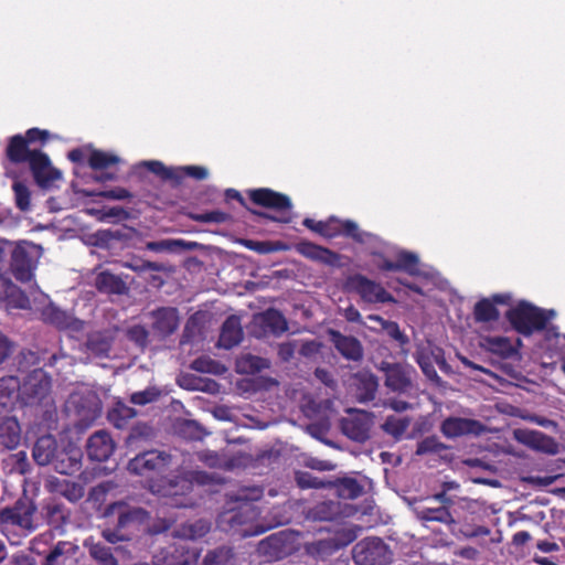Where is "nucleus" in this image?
Instances as JSON below:
<instances>
[{
  "mask_svg": "<svg viewBox=\"0 0 565 565\" xmlns=\"http://www.w3.org/2000/svg\"><path fill=\"white\" fill-rule=\"evenodd\" d=\"M124 266L127 268H130L137 273H143V271H148V270H151V271L163 270V266L161 264L156 263V262H150V260H143V259H139L137 262H130V263L126 262L124 264Z\"/></svg>",
  "mask_w": 565,
  "mask_h": 565,
  "instance_id": "69168bd1",
  "label": "nucleus"
},
{
  "mask_svg": "<svg viewBox=\"0 0 565 565\" xmlns=\"http://www.w3.org/2000/svg\"><path fill=\"white\" fill-rule=\"evenodd\" d=\"M287 330L288 322L285 316L275 308H269L254 317L252 332L258 339L268 334L279 337Z\"/></svg>",
  "mask_w": 565,
  "mask_h": 565,
  "instance_id": "f8f14e48",
  "label": "nucleus"
},
{
  "mask_svg": "<svg viewBox=\"0 0 565 565\" xmlns=\"http://www.w3.org/2000/svg\"><path fill=\"white\" fill-rule=\"evenodd\" d=\"M370 321L376 322L381 330H384L387 335L396 341L404 343L406 341L405 334L401 331L399 326L395 321L385 320L379 315H369Z\"/></svg>",
  "mask_w": 565,
  "mask_h": 565,
  "instance_id": "8fccbe9b",
  "label": "nucleus"
},
{
  "mask_svg": "<svg viewBox=\"0 0 565 565\" xmlns=\"http://www.w3.org/2000/svg\"><path fill=\"white\" fill-rule=\"evenodd\" d=\"M354 539L355 536L351 532H345L333 537L308 542L303 545V550L315 561L324 562L338 551L348 546Z\"/></svg>",
  "mask_w": 565,
  "mask_h": 565,
  "instance_id": "9d476101",
  "label": "nucleus"
},
{
  "mask_svg": "<svg viewBox=\"0 0 565 565\" xmlns=\"http://www.w3.org/2000/svg\"><path fill=\"white\" fill-rule=\"evenodd\" d=\"M160 396V391L157 387H147L143 391L135 392L130 395V402L135 405H147L156 402Z\"/></svg>",
  "mask_w": 565,
  "mask_h": 565,
  "instance_id": "052dcab7",
  "label": "nucleus"
},
{
  "mask_svg": "<svg viewBox=\"0 0 565 565\" xmlns=\"http://www.w3.org/2000/svg\"><path fill=\"white\" fill-rule=\"evenodd\" d=\"M263 497L262 488H252L242 490L238 500L243 501V503L238 507L236 511L231 516L232 525H243L247 524L256 520L260 511L253 504V501H257Z\"/></svg>",
  "mask_w": 565,
  "mask_h": 565,
  "instance_id": "dca6fc26",
  "label": "nucleus"
},
{
  "mask_svg": "<svg viewBox=\"0 0 565 565\" xmlns=\"http://www.w3.org/2000/svg\"><path fill=\"white\" fill-rule=\"evenodd\" d=\"M39 149H31L28 145V140H24L21 134L11 136L8 139L6 147V158L12 164H21L29 162L32 156L36 153Z\"/></svg>",
  "mask_w": 565,
  "mask_h": 565,
  "instance_id": "cd10ccee",
  "label": "nucleus"
},
{
  "mask_svg": "<svg viewBox=\"0 0 565 565\" xmlns=\"http://www.w3.org/2000/svg\"><path fill=\"white\" fill-rule=\"evenodd\" d=\"M60 445L54 436L44 435L36 439L32 457L39 466H49L53 461Z\"/></svg>",
  "mask_w": 565,
  "mask_h": 565,
  "instance_id": "7c9ffc66",
  "label": "nucleus"
},
{
  "mask_svg": "<svg viewBox=\"0 0 565 565\" xmlns=\"http://www.w3.org/2000/svg\"><path fill=\"white\" fill-rule=\"evenodd\" d=\"M145 166L161 180L173 181L175 184H180V177L177 174L175 168L167 167L161 161L157 160L147 161Z\"/></svg>",
  "mask_w": 565,
  "mask_h": 565,
  "instance_id": "864d4df0",
  "label": "nucleus"
},
{
  "mask_svg": "<svg viewBox=\"0 0 565 565\" xmlns=\"http://www.w3.org/2000/svg\"><path fill=\"white\" fill-rule=\"evenodd\" d=\"M244 337L241 319L236 316H230L223 322L217 345L230 350L238 345Z\"/></svg>",
  "mask_w": 565,
  "mask_h": 565,
  "instance_id": "c85d7f7f",
  "label": "nucleus"
},
{
  "mask_svg": "<svg viewBox=\"0 0 565 565\" xmlns=\"http://www.w3.org/2000/svg\"><path fill=\"white\" fill-rule=\"evenodd\" d=\"M94 286L100 294L105 295L120 296L128 292V287L125 280L109 270H102L97 273Z\"/></svg>",
  "mask_w": 565,
  "mask_h": 565,
  "instance_id": "c756f323",
  "label": "nucleus"
},
{
  "mask_svg": "<svg viewBox=\"0 0 565 565\" xmlns=\"http://www.w3.org/2000/svg\"><path fill=\"white\" fill-rule=\"evenodd\" d=\"M54 489L73 503L79 501L85 494L84 487L81 483L70 480H56Z\"/></svg>",
  "mask_w": 565,
  "mask_h": 565,
  "instance_id": "c03bdc74",
  "label": "nucleus"
},
{
  "mask_svg": "<svg viewBox=\"0 0 565 565\" xmlns=\"http://www.w3.org/2000/svg\"><path fill=\"white\" fill-rule=\"evenodd\" d=\"M340 515V504L334 501H322L310 508L307 519L311 521H333Z\"/></svg>",
  "mask_w": 565,
  "mask_h": 565,
  "instance_id": "72a5a7b5",
  "label": "nucleus"
},
{
  "mask_svg": "<svg viewBox=\"0 0 565 565\" xmlns=\"http://www.w3.org/2000/svg\"><path fill=\"white\" fill-rule=\"evenodd\" d=\"M116 448L109 433L106 430L95 431L87 440L86 452L90 460L104 462L110 458Z\"/></svg>",
  "mask_w": 565,
  "mask_h": 565,
  "instance_id": "412c9836",
  "label": "nucleus"
},
{
  "mask_svg": "<svg viewBox=\"0 0 565 565\" xmlns=\"http://www.w3.org/2000/svg\"><path fill=\"white\" fill-rule=\"evenodd\" d=\"M21 441V427L14 417H8L0 423V446L15 449Z\"/></svg>",
  "mask_w": 565,
  "mask_h": 565,
  "instance_id": "2f4dec72",
  "label": "nucleus"
},
{
  "mask_svg": "<svg viewBox=\"0 0 565 565\" xmlns=\"http://www.w3.org/2000/svg\"><path fill=\"white\" fill-rule=\"evenodd\" d=\"M225 199H226V201H231V200L237 201L241 206H243L244 209H246L247 211H249L254 215H257L258 217H262V218H265V220H268V221H271V222H277V223H289L291 221L290 216H282V215L276 216V215H273V214L267 213V212L256 211V210L249 209L247 206V203H246L245 199L235 189H227L225 191Z\"/></svg>",
  "mask_w": 565,
  "mask_h": 565,
  "instance_id": "a19ab883",
  "label": "nucleus"
},
{
  "mask_svg": "<svg viewBox=\"0 0 565 565\" xmlns=\"http://www.w3.org/2000/svg\"><path fill=\"white\" fill-rule=\"evenodd\" d=\"M409 425L411 418L408 416L397 417L395 415H390L381 427L384 433L394 437L396 440H399L406 433Z\"/></svg>",
  "mask_w": 565,
  "mask_h": 565,
  "instance_id": "ea45409f",
  "label": "nucleus"
},
{
  "mask_svg": "<svg viewBox=\"0 0 565 565\" xmlns=\"http://www.w3.org/2000/svg\"><path fill=\"white\" fill-rule=\"evenodd\" d=\"M234 553L231 547L220 546L210 551L205 558V565H233Z\"/></svg>",
  "mask_w": 565,
  "mask_h": 565,
  "instance_id": "3c124183",
  "label": "nucleus"
},
{
  "mask_svg": "<svg viewBox=\"0 0 565 565\" xmlns=\"http://www.w3.org/2000/svg\"><path fill=\"white\" fill-rule=\"evenodd\" d=\"M486 348L489 352L502 359H510L518 353V349L513 345L511 340L505 337L487 338Z\"/></svg>",
  "mask_w": 565,
  "mask_h": 565,
  "instance_id": "e433bc0d",
  "label": "nucleus"
},
{
  "mask_svg": "<svg viewBox=\"0 0 565 565\" xmlns=\"http://www.w3.org/2000/svg\"><path fill=\"white\" fill-rule=\"evenodd\" d=\"M17 207L22 211H29L31 206V192L21 181H14L12 184Z\"/></svg>",
  "mask_w": 565,
  "mask_h": 565,
  "instance_id": "4d7b16f0",
  "label": "nucleus"
},
{
  "mask_svg": "<svg viewBox=\"0 0 565 565\" xmlns=\"http://www.w3.org/2000/svg\"><path fill=\"white\" fill-rule=\"evenodd\" d=\"M195 559L196 555L184 546H170L162 552L157 565H191Z\"/></svg>",
  "mask_w": 565,
  "mask_h": 565,
  "instance_id": "473e14b6",
  "label": "nucleus"
},
{
  "mask_svg": "<svg viewBox=\"0 0 565 565\" xmlns=\"http://www.w3.org/2000/svg\"><path fill=\"white\" fill-rule=\"evenodd\" d=\"M35 249L36 245L25 243L18 244L11 250L10 269L18 281L25 284L33 279L38 264Z\"/></svg>",
  "mask_w": 565,
  "mask_h": 565,
  "instance_id": "6e6552de",
  "label": "nucleus"
},
{
  "mask_svg": "<svg viewBox=\"0 0 565 565\" xmlns=\"http://www.w3.org/2000/svg\"><path fill=\"white\" fill-rule=\"evenodd\" d=\"M299 345L298 340H289L286 342H281L278 345V356L282 362H289L294 356L295 352L297 351Z\"/></svg>",
  "mask_w": 565,
  "mask_h": 565,
  "instance_id": "774afa93",
  "label": "nucleus"
},
{
  "mask_svg": "<svg viewBox=\"0 0 565 565\" xmlns=\"http://www.w3.org/2000/svg\"><path fill=\"white\" fill-rule=\"evenodd\" d=\"M104 527L102 536L106 542L116 544L132 540L150 520L146 509L119 500L107 504L102 514Z\"/></svg>",
  "mask_w": 565,
  "mask_h": 565,
  "instance_id": "f257e3e1",
  "label": "nucleus"
},
{
  "mask_svg": "<svg viewBox=\"0 0 565 565\" xmlns=\"http://www.w3.org/2000/svg\"><path fill=\"white\" fill-rule=\"evenodd\" d=\"M87 162L93 170L100 171L111 166L118 164L120 162V158L116 154L99 149H93Z\"/></svg>",
  "mask_w": 565,
  "mask_h": 565,
  "instance_id": "a18cd8bd",
  "label": "nucleus"
},
{
  "mask_svg": "<svg viewBox=\"0 0 565 565\" xmlns=\"http://www.w3.org/2000/svg\"><path fill=\"white\" fill-rule=\"evenodd\" d=\"M554 317V310H545L524 300L505 312V319L512 329L523 337H531L533 333L543 330L554 332L555 327L547 328L548 322Z\"/></svg>",
  "mask_w": 565,
  "mask_h": 565,
  "instance_id": "f03ea898",
  "label": "nucleus"
},
{
  "mask_svg": "<svg viewBox=\"0 0 565 565\" xmlns=\"http://www.w3.org/2000/svg\"><path fill=\"white\" fill-rule=\"evenodd\" d=\"M515 438L530 448L545 454L555 455L558 451L555 439L539 430H516Z\"/></svg>",
  "mask_w": 565,
  "mask_h": 565,
  "instance_id": "393cba45",
  "label": "nucleus"
},
{
  "mask_svg": "<svg viewBox=\"0 0 565 565\" xmlns=\"http://www.w3.org/2000/svg\"><path fill=\"white\" fill-rule=\"evenodd\" d=\"M152 329L162 338L174 333L179 328L180 317L177 308L163 307L153 312Z\"/></svg>",
  "mask_w": 565,
  "mask_h": 565,
  "instance_id": "bb28decb",
  "label": "nucleus"
},
{
  "mask_svg": "<svg viewBox=\"0 0 565 565\" xmlns=\"http://www.w3.org/2000/svg\"><path fill=\"white\" fill-rule=\"evenodd\" d=\"M269 366V362L260 356L246 354L236 362L237 372L241 374H256Z\"/></svg>",
  "mask_w": 565,
  "mask_h": 565,
  "instance_id": "58836bf2",
  "label": "nucleus"
},
{
  "mask_svg": "<svg viewBox=\"0 0 565 565\" xmlns=\"http://www.w3.org/2000/svg\"><path fill=\"white\" fill-rule=\"evenodd\" d=\"M220 366L221 364L217 361L209 356H199L191 364L192 370L196 372L214 374L220 373Z\"/></svg>",
  "mask_w": 565,
  "mask_h": 565,
  "instance_id": "e2e57ef3",
  "label": "nucleus"
},
{
  "mask_svg": "<svg viewBox=\"0 0 565 565\" xmlns=\"http://www.w3.org/2000/svg\"><path fill=\"white\" fill-rule=\"evenodd\" d=\"M385 373V385L393 392L411 395L415 390L414 379L416 370L411 365L399 363L385 364L383 367Z\"/></svg>",
  "mask_w": 565,
  "mask_h": 565,
  "instance_id": "9b49d317",
  "label": "nucleus"
},
{
  "mask_svg": "<svg viewBox=\"0 0 565 565\" xmlns=\"http://www.w3.org/2000/svg\"><path fill=\"white\" fill-rule=\"evenodd\" d=\"M36 505L28 498L18 499L12 505L0 510V527L8 534L17 531L19 535L28 536L33 533L38 525L34 522Z\"/></svg>",
  "mask_w": 565,
  "mask_h": 565,
  "instance_id": "7ed1b4c3",
  "label": "nucleus"
},
{
  "mask_svg": "<svg viewBox=\"0 0 565 565\" xmlns=\"http://www.w3.org/2000/svg\"><path fill=\"white\" fill-rule=\"evenodd\" d=\"M416 518L423 522H439L448 525L454 531L455 525L461 520L457 514V510H449L446 505H425L415 510Z\"/></svg>",
  "mask_w": 565,
  "mask_h": 565,
  "instance_id": "4be33fe9",
  "label": "nucleus"
},
{
  "mask_svg": "<svg viewBox=\"0 0 565 565\" xmlns=\"http://www.w3.org/2000/svg\"><path fill=\"white\" fill-rule=\"evenodd\" d=\"M177 246H181L184 249L192 250L195 246V242H184L182 239H163L156 242H148L146 244V248L151 252L160 253V252H173Z\"/></svg>",
  "mask_w": 565,
  "mask_h": 565,
  "instance_id": "09e8293b",
  "label": "nucleus"
},
{
  "mask_svg": "<svg viewBox=\"0 0 565 565\" xmlns=\"http://www.w3.org/2000/svg\"><path fill=\"white\" fill-rule=\"evenodd\" d=\"M83 452L73 444L60 446L51 466L53 469L66 476H72L82 468Z\"/></svg>",
  "mask_w": 565,
  "mask_h": 565,
  "instance_id": "f3484780",
  "label": "nucleus"
},
{
  "mask_svg": "<svg viewBox=\"0 0 565 565\" xmlns=\"http://www.w3.org/2000/svg\"><path fill=\"white\" fill-rule=\"evenodd\" d=\"M286 537L285 532L274 533L259 542V551L277 556L284 548Z\"/></svg>",
  "mask_w": 565,
  "mask_h": 565,
  "instance_id": "603ef678",
  "label": "nucleus"
},
{
  "mask_svg": "<svg viewBox=\"0 0 565 565\" xmlns=\"http://www.w3.org/2000/svg\"><path fill=\"white\" fill-rule=\"evenodd\" d=\"M172 456L157 449L138 454L129 460L128 470L135 475L148 478V486L170 470Z\"/></svg>",
  "mask_w": 565,
  "mask_h": 565,
  "instance_id": "20e7f679",
  "label": "nucleus"
},
{
  "mask_svg": "<svg viewBox=\"0 0 565 565\" xmlns=\"http://www.w3.org/2000/svg\"><path fill=\"white\" fill-rule=\"evenodd\" d=\"M42 318L45 322L51 323L58 329H67L72 326L71 316L52 303L43 308Z\"/></svg>",
  "mask_w": 565,
  "mask_h": 565,
  "instance_id": "4c0bfd02",
  "label": "nucleus"
},
{
  "mask_svg": "<svg viewBox=\"0 0 565 565\" xmlns=\"http://www.w3.org/2000/svg\"><path fill=\"white\" fill-rule=\"evenodd\" d=\"M211 523L205 520H196L191 523L183 524L179 530V535L186 540H198L210 532Z\"/></svg>",
  "mask_w": 565,
  "mask_h": 565,
  "instance_id": "de8ad7c7",
  "label": "nucleus"
},
{
  "mask_svg": "<svg viewBox=\"0 0 565 565\" xmlns=\"http://www.w3.org/2000/svg\"><path fill=\"white\" fill-rule=\"evenodd\" d=\"M114 343V333L110 330L94 331L87 334L85 352L98 359L109 356Z\"/></svg>",
  "mask_w": 565,
  "mask_h": 565,
  "instance_id": "a878e982",
  "label": "nucleus"
},
{
  "mask_svg": "<svg viewBox=\"0 0 565 565\" xmlns=\"http://www.w3.org/2000/svg\"><path fill=\"white\" fill-rule=\"evenodd\" d=\"M352 558L356 565H388L393 552L382 539L369 536L353 546Z\"/></svg>",
  "mask_w": 565,
  "mask_h": 565,
  "instance_id": "39448f33",
  "label": "nucleus"
},
{
  "mask_svg": "<svg viewBox=\"0 0 565 565\" xmlns=\"http://www.w3.org/2000/svg\"><path fill=\"white\" fill-rule=\"evenodd\" d=\"M190 218L195 222L201 223H226L231 220V215L228 213L222 212L220 210H214L205 213H190Z\"/></svg>",
  "mask_w": 565,
  "mask_h": 565,
  "instance_id": "13d9d810",
  "label": "nucleus"
},
{
  "mask_svg": "<svg viewBox=\"0 0 565 565\" xmlns=\"http://www.w3.org/2000/svg\"><path fill=\"white\" fill-rule=\"evenodd\" d=\"M193 490V482L186 476H167L152 480L149 484V491L163 498L184 497Z\"/></svg>",
  "mask_w": 565,
  "mask_h": 565,
  "instance_id": "ddd939ff",
  "label": "nucleus"
},
{
  "mask_svg": "<svg viewBox=\"0 0 565 565\" xmlns=\"http://www.w3.org/2000/svg\"><path fill=\"white\" fill-rule=\"evenodd\" d=\"M449 447L441 443L437 436H428L417 444L416 455L439 454Z\"/></svg>",
  "mask_w": 565,
  "mask_h": 565,
  "instance_id": "6e6d98bb",
  "label": "nucleus"
},
{
  "mask_svg": "<svg viewBox=\"0 0 565 565\" xmlns=\"http://www.w3.org/2000/svg\"><path fill=\"white\" fill-rule=\"evenodd\" d=\"M373 255L381 258L376 265L380 271H404L411 276H417L420 273L419 258L415 253L399 250L395 260H390L379 252H374Z\"/></svg>",
  "mask_w": 565,
  "mask_h": 565,
  "instance_id": "2eb2a0df",
  "label": "nucleus"
},
{
  "mask_svg": "<svg viewBox=\"0 0 565 565\" xmlns=\"http://www.w3.org/2000/svg\"><path fill=\"white\" fill-rule=\"evenodd\" d=\"M84 546L88 550L90 557L100 565H118L117 558L114 556L113 548L102 542L87 540Z\"/></svg>",
  "mask_w": 565,
  "mask_h": 565,
  "instance_id": "f704fd0d",
  "label": "nucleus"
},
{
  "mask_svg": "<svg viewBox=\"0 0 565 565\" xmlns=\"http://www.w3.org/2000/svg\"><path fill=\"white\" fill-rule=\"evenodd\" d=\"M128 338L139 347H146L148 342L149 332L143 326L136 324L129 328Z\"/></svg>",
  "mask_w": 565,
  "mask_h": 565,
  "instance_id": "338daca9",
  "label": "nucleus"
},
{
  "mask_svg": "<svg viewBox=\"0 0 565 565\" xmlns=\"http://www.w3.org/2000/svg\"><path fill=\"white\" fill-rule=\"evenodd\" d=\"M295 250L301 256L329 266H339L340 255L327 247L309 241H301L295 245Z\"/></svg>",
  "mask_w": 565,
  "mask_h": 565,
  "instance_id": "5701e85b",
  "label": "nucleus"
},
{
  "mask_svg": "<svg viewBox=\"0 0 565 565\" xmlns=\"http://www.w3.org/2000/svg\"><path fill=\"white\" fill-rule=\"evenodd\" d=\"M28 163L40 188L47 189L62 178L61 171L52 166L49 156L41 150L34 153Z\"/></svg>",
  "mask_w": 565,
  "mask_h": 565,
  "instance_id": "4468645a",
  "label": "nucleus"
},
{
  "mask_svg": "<svg viewBox=\"0 0 565 565\" xmlns=\"http://www.w3.org/2000/svg\"><path fill=\"white\" fill-rule=\"evenodd\" d=\"M177 174L180 177V182L184 178H192L195 180H205L209 175L207 169L201 166H184L175 168Z\"/></svg>",
  "mask_w": 565,
  "mask_h": 565,
  "instance_id": "680f3d73",
  "label": "nucleus"
},
{
  "mask_svg": "<svg viewBox=\"0 0 565 565\" xmlns=\"http://www.w3.org/2000/svg\"><path fill=\"white\" fill-rule=\"evenodd\" d=\"M373 418L374 416L369 412L350 408L348 416L340 420L341 431L355 443H365L370 438Z\"/></svg>",
  "mask_w": 565,
  "mask_h": 565,
  "instance_id": "1a4fd4ad",
  "label": "nucleus"
},
{
  "mask_svg": "<svg viewBox=\"0 0 565 565\" xmlns=\"http://www.w3.org/2000/svg\"><path fill=\"white\" fill-rule=\"evenodd\" d=\"M473 317L477 322L484 323L497 321L500 317V312L490 299L483 298L475 305Z\"/></svg>",
  "mask_w": 565,
  "mask_h": 565,
  "instance_id": "37998d69",
  "label": "nucleus"
},
{
  "mask_svg": "<svg viewBox=\"0 0 565 565\" xmlns=\"http://www.w3.org/2000/svg\"><path fill=\"white\" fill-rule=\"evenodd\" d=\"M42 514L45 518L46 522L54 526L58 527L66 522L67 513L64 504L50 501L42 507Z\"/></svg>",
  "mask_w": 565,
  "mask_h": 565,
  "instance_id": "79ce46f5",
  "label": "nucleus"
},
{
  "mask_svg": "<svg viewBox=\"0 0 565 565\" xmlns=\"http://www.w3.org/2000/svg\"><path fill=\"white\" fill-rule=\"evenodd\" d=\"M296 481L299 488L301 489H318L323 487V482L320 481L317 477H315L312 473L307 471H300L296 475Z\"/></svg>",
  "mask_w": 565,
  "mask_h": 565,
  "instance_id": "0e129e2a",
  "label": "nucleus"
},
{
  "mask_svg": "<svg viewBox=\"0 0 565 565\" xmlns=\"http://www.w3.org/2000/svg\"><path fill=\"white\" fill-rule=\"evenodd\" d=\"M248 196L254 204L277 212L290 211L292 207L291 200L288 195L276 192L269 188L249 190Z\"/></svg>",
  "mask_w": 565,
  "mask_h": 565,
  "instance_id": "6ab92c4d",
  "label": "nucleus"
},
{
  "mask_svg": "<svg viewBox=\"0 0 565 565\" xmlns=\"http://www.w3.org/2000/svg\"><path fill=\"white\" fill-rule=\"evenodd\" d=\"M328 335L335 350L345 360L360 362L363 359L362 343L355 337L342 334L334 329H329Z\"/></svg>",
  "mask_w": 565,
  "mask_h": 565,
  "instance_id": "aec40b11",
  "label": "nucleus"
},
{
  "mask_svg": "<svg viewBox=\"0 0 565 565\" xmlns=\"http://www.w3.org/2000/svg\"><path fill=\"white\" fill-rule=\"evenodd\" d=\"M338 490L342 497L348 499H356L363 493V487L360 482L350 477L339 479Z\"/></svg>",
  "mask_w": 565,
  "mask_h": 565,
  "instance_id": "5fc2aeb1",
  "label": "nucleus"
},
{
  "mask_svg": "<svg viewBox=\"0 0 565 565\" xmlns=\"http://www.w3.org/2000/svg\"><path fill=\"white\" fill-rule=\"evenodd\" d=\"M415 361L429 381L437 385L441 384V379L435 370V361L433 353L430 354L424 351L417 352L415 355Z\"/></svg>",
  "mask_w": 565,
  "mask_h": 565,
  "instance_id": "49530a36",
  "label": "nucleus"
},
{
  "mask_svg": "<svg viewBox=\"0 0 565 565\" xmlns=\"http://www.w3.org/2000/svg\"><path fill=\"white\" fill-rule=\"evenodd\" d=\"M345 289L356 294L364 303H395V297L382 284L367 278L362 274H354L347 278Z\"/></svg>",
  "mask_w": 565,
  "mask_h": 565,
  "instance_id": "423d86ee",
  "label": "nucleus"
},
{
  "mask_svg": "<svg viewBox=\"0 0 565 565\" xmlns=\"http://www.w3.org/2000/svg\"><path fill=\"white\" fill-rule=\"evenodd\" d=\"M137 415L134 407L126 405L121 401H117L113 408L108 411L107 418L116 428H124L130 419Z\"/></svg>",
  "mask_w": 565,
  "mask_h": 565,
  "instance_id": "c9c22d12",
  "label": "nucleus"
},
{
  "mask_svg": "<svg viewBox=\"0 0 565 565\" xmlns=\"http://www.w3.org/2000/svg\"><path fill=\"white\" fill-rule=\"evenodd\" d=\"M51 377L41 369L30 372L18 387V395L24 405L41 404L50 394Z\"/></svg>",
  "mask_w": 565,
  "mask_h": 565,
  "instance_id": "0eeeda50",
  "label": "nucleus"
},
{
  "mask_svg": "<svg viewBox=\"0 0 565 565\" xmlns=\"http://www.w3.org/2000/svg\"><path fill=\"white\" fill-rule=\"evenodd\" d=\"M322 236L326 238H334L338 236L350 237L358 243H363V234L359 230L355 222L351 220L341 221L334 216L324 221Z\"/></svg>",
  "mask_w": 565,
  "mask_h": 565,
  "instance_id": "b1692460",
  "label": "nucleus"
},
{
  "mask_svg": "<svg viewBox=\"0 0 565 565\" xmlns=\"http://www.w3.org/2000/svg\"><path fill=\"white\" fill-rule=\"evenodd\" d=\"M484 426L477 419L450 416L440 424V431L447 438H457L467 435L479 436Z\"/></svg>",
  "mask_w": 565,
  "mask_h": 565,
  "instance_id": "a211bd4d",
  "label": "nucleus"
},
{
  "mask_svg": "<svg viewBox=\"0 0 565 565\" xmlns=\"http://www.w3.org/2000/svg\"><path fill=\"white\" fill-rule=\"evenodd\" d=\"M83 194L86 196H102L108 200H128L132 198V194L127 189L120 186L100 192L84 190Z\"/></svg>",
  "mask_w": 565,
  "mask_h": 565,
  "instance_id": "bf43d9fd",
  "label": "nucleus"
}]
</instances>
